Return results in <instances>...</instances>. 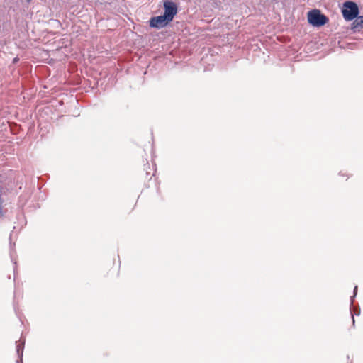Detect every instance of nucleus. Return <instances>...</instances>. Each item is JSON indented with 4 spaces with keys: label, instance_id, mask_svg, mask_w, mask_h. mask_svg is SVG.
I'll return each instance as SVG.
<instances>
[{
    "label": "nucleus",
    "instance_id": "obj_5",
    "mask_svg": "<svg viewBox=\"0 0 363 363\" xmlns=\"http://www.w3.org/2000/svg\"><path fill=\"white\" fill-rule=\"evenodd\" d=\"M16 352L18 356L19 359L16 361V363H22V358L23 354V347H24V342L22 343H19L16 342Z\"/></svg>",
    "mask_w": 363,
    "mask_h": 363
},
{
    "label": "nucleus",
    "instance_id": "obj_1",
    "mask_svg": "<svg viewBox=\"0 0 363 363\" xmlns=\"http://www.w3.org/2000/svg\"><path fill=\"white\" fill-rule=\"evenodd\" d=\"M308 21L313 26H322L328 21V18L318 9H313L308 13Z\"/></svg>",
    "mask_w": 363,
    "mask_h": 363
},
{
    "label": "nucleus",
    "instance_id": "obj_3",
    "mask_svg": "<svg viewBox=\"0 0 363 363\" xmlns=\"http://www.w3.org/2000/svg\"><path fill=\"white\" fill-rule=\"evenodd\" d=\"M164 13H163L169 21H172L177 13V6L173 1H165L164 2Z\"/></svg>",
    "mask_w": 363,
    "mask_h": 363
},
{
    "label": "nucleus",
    "instance_id": "obj_6",
    "mask_svg": "<svg viewBox=\"0 0 363 363\" xmlns=\"http://www.w3.org/2000/svg\"><path fill=\"white\" fill-rule=\"evenodd\" d=\"M357 26L363 27V15L356 18L355 22Z\"/></svg>",
    "mask_w": 363,
    "mask_h": 363
},
{
    "label": "nucleus",
    "instance_id": "obj_2",
    "mask_svg": "<svg viewBox=\"0 0 363 363\" xmlns=\"http://www.w3.org/2000/svg\"><path fill=\"white\" fill-rule=\"evenodd\" d=\"M359 14V8L356 3L352 1H346L344 3L342 15L345 20L352 21L357 17Z\"/></svg>",
    "mask_w": 363,
    "mask_h": 363
},
{
    "label": "nucleus",
    "instance_id": "obj_7",
    "mask_svg": "<svg viewBox=\"0 0 363 363\" xmlns=\"http://www.w3.org/2000/svg\"><path fill=\"white\" fill-rule=\"evenodd\" d=\"M357 292V286H355L354 288V296L351 299V304H352V303H353V298L356 296Z\"/></svg>",
    "mask_w": 363,
    "mask_h": 363
},
{
    "label": "nucleus",
    "instance_id": "obj_8",
    "mask_svg": "<svg viewBox=\"0 0 363 363\" xmlns=\"http://www.w3.org/2000/svg\"><path fill=\"white\" fill-rule=\"evenodd\" d=\"M350 313H351V315H352V318L353 324H354V319L353 315H352V313L351 312H350Z\"/></svg>",
    "mask_w": 363,
    "mask_h": 363
},
{
    "label": "nucleus",
    "instance_id": "obj_4",
    "mask_svg": "<svg viewBox=\"0 0 363 363\" xmlns=\"http://www.w3.org/2000/svg\"><path fill=\"white\" fill-rule=\"evenodd\" d=\"M171 22L164 14L152 17L150 21V26L152 28H162Z\"/></svg>",
    "mask_w": 363,
    "mask_h": 363
}]
</instances>
